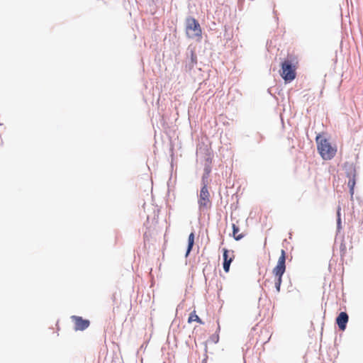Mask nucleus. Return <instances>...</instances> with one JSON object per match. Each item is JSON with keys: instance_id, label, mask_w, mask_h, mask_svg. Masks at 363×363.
<instances>
[{"instance_id": "1", "label": "nucleus", "mask_w": 363, "mask_h": 363, "mask_svg": "<svg viewBox=\"0 0 363 363\" xmlns=\"http://www.w3.org/2000/svg\"><path fill=\"white\" fill-rule=\"evenodd\" d=\"M315 142L318 152L324 160H330L335 157L337 149L332 146L328 139L323 137V133L316 135Z\"/></svg>"}, {"instance_id": "2", "label": "nucleus", "mask_w": 363, "mask_h": 363, "mask_svg": "<svg viewBox=\"0 0 363 363\" xmlns=\"http://www.w3.org/2000/svg\"><path fill=\"white\" fill-rule=\"evenodd\" d=\"M286 252L284 250H281V255L278 259L277 265L272 270L274 276V286L277 293L280 292L282 277L286 272Z\"/></svg>"}, {"instance_id": "3", "label": "nucleus", "mask_w": 363, "mask_h": 363, "mask_svg": "<svg viewBox=\"0 0 363 363\" xmlns=\"http://www.w3.org/2000/svg\"><path fill=\"white\" fill-rule=\"evenodd\" d=\"M279 74L285 84L291 83L296 77V66L291 61L284 60L281 63Z\"/></svg>"}, {"instance_id": "4", "label": "nucleus", "mask_w": 363, "mask_h": 363, "mask_svg": "<svg viewBox=\"0 0 363 363\" xmlns=\"http://www.w3.org/2000/svg\"><path fill=\"white\" fill-rule=\"evenodd\" d=\"M186 33L188 38H201L202 31L199 21L194 17L188 16L186 19Z\"/></svg>"}, {"instance_id": "5", "label": "nucleus", "mask_w": 363, "mask_h": 363, "mask_svg": "<svg viewBox=\"0 0 363 363\" xmlns=\"http://www.w3.org/2000/svg\"><path fill=\"white\" fill-rule=\"evenodd\" d=\"M209 198L210 194L208 190V184H201L200 194L198 196V204L200 211H203L211 206V201Z\"/></svg>"}, {"instance_id": "6", "label": "nucleus", "mask_w": 363, "mask_h": 363, "mask_svg": "<svg viewBox=\"0 0 363 363\" xmlns=\"http://www.w3.org/2000/svg\"><path fill=\"white\" fill-rule=\"evenodd\" d=\"M184 64L186 72H190L197 64V55L194 48H187Z\"/></svg>"}, {"instance_id": "7", "label": "nucleus", "mask_w": 363, "mask_h": 363, "mask_svg": "<svg viewBox=\"0 0 363 363\" xmlns=\"http://www.w3.org/2000/svg\"><path fill=\"white\" fill-rule=\"evenodd\" d=\"M74 323V330L76 331H83L86 330L90 325V321L88 319H84L81 316L72 315L71 317Z\"/></svg>"}, {"instance_id": "8", "label": "nucleus", "mask_w": 363, "mask_h": 363, "mask_svg": "<svg viewBox=\"0 0 363 363\" xmlns=\"http://www.w3.org/2000/svg\"><path fill=\"white\" fill-rule=\"evenodd\" d=\"M349 321V315L346 311H341L335 318V323L340 331H345Z\"/></svg>"}, {"instance_id": "9", "label": "nucleus", "mask_w": 363, "mask_h": 363, "mask_svg": "<svg viewBox=\"0 0 363 363\" xmlns=\"http://www.w3.org/2000/svg\"><path fill=\"white\" fill-rule=\"evenodd\" d=\"M344 169L345 170V176L349 179L348 182L352 179L356 182L357 170L356 167L353 163L345 162L344 164Z\"/></svg>"}, {"instance_id": "10", "label": "nucleus", "mask_w": 363, "mask_h": 363, "mask_svg": "<svg viewBox=\"0 0 363 363\" xmlns=\"http://www.w3.org/2000/svg\"><path fill=\"white\" fill-rule=\"evenodd\" d=\"M195 235L194 232H191L188 237V243L185 252V257H187L191 252L194 245Z\"/></svg>"}, {"instance_id": "11", "label": "nucleus", "mask_w": 363, "mask_h": 363, "mask_svg": "<svg viewBox=\"0 0 363 363\" xmlns=\"http://www.w3.org/2000/svg\"><path fill=\"white\" fill-rule=\"evenodd\" d=\"M211 172V167L208 164H205V166L203 168V174L202 178H201V184H208V179L209 177V174H210Z\"/></svg>"}, {"instance_id": "12", "label": "nucleus", "mask_w": 363, "mask_h": 363, "mask_svg": "<svg viewBox=\"0 0 363 363\" xmlns=\"http://www.w3.org/2000/svg\"><path fill=\"white\" fill-rule=\"evenodd\" d=\"M223 261H233L234 259V252L233 250L230 251L227 248H223Z\"/></svg>"}, {"instance_id": "13", "label": "nucleus", "mask_w": 363, "mask_h": 363, "mask_svg": "<svg viewBox=\"0 0 363 363\" xmlns=\"http://www.w3.org/2000/svg\"><path fill=\"white\" fill-rule=\"evenodd\" d=\"M265 138L266 137L263 133L257 131L253 136V141L256 145H259L265 140Z\"/></svg>"}, {"instance_id": "14", "label": "nucleus", "mask_w": 363, "mask_h": 363, "mask_svg": "<svg viewBox=\"0 0 363 363\" xmlns=\"http://www.w3.org/2000/svg\"><path fill=\"white\" fill-rule=\"evenodd\" d=\"M193 321H196L201 325L204 324V322L196 315V311H193L189 316L188 323H190Z\"/></svg>"}, {"instance_id": "15", "label": "nucleus", "mask_w": 363, "mask_h": 363, "mask_svg": "<svg viewBox=\"0 0 363 363\" xmlns=\"http://www.w3.org/2000/svg\"><path fill=\"white\" fill-rule=\"evenodd\" d=\"M356 185V182H354L352 179L351 182H348L347 186L349 187V193L350 194V200H354V186Z\"/></svg>"}, {"instance_id": "16", "label": "nucleus", "mask_w": 363, "mask_h": 363, "mask_svg": "<svg viewBox=\"0 0 363 363\" xmlns=\"http://www.w3.org/2000/svg\"><path fill=\"white\" fill-rule=\"evenodd\" d=\"M342 228V221L340 218V208L337 211V231L339 232Z\"/></svg>"}, {"instance_id": "17", "label": "nucleus", "mask_w": 363, "mask_h": 363, "mask_svg": "<svg viewBox=\"0 0 363 363\" xmlns=\"http://www.w3.org/2000/svg\"><path fill=\"white\" fill-rule=\"evenodd\" d=\"M233 262L232 260L230 261H223V268L225 272L228 273L230 270V267L231 263Z\"/></svg>"}, {"instance_id": "18", "label": "nucleus", "mask_w": 363, "mask_h": 363, "mask_svg": "<svg viewBox=\"0 0 363 363\" xmlns=\"http://www.w3.org/2000/svg\"><path fill=\"white\" fill-rule=\"evenodd\" d=\"M232 230H233V237H234L240 231V228H239V226H238L235 223H233V225H232Z\"/></svg>"}, {"instance_id": "19", "label": "nucleus", "mask_w": 363, "mask_h": 363, "mask_svg": "<svg viewBox=\"0 0 363 363\" xmlns=\"http://www.w3.org/2000/svg\"><path fill=\"white\" fill-rule=\"evenodd\" d=\"M210 340L214 342V343H217L218 341H219V336L218 335H216V334H213L212 335L211 337H210Z\"/></svg>"}, {"instance_id": "20", "label": "nucleus", "mask_w": 363, "mask_h": 363, "mask_svg": "<svg viewBox=\"0 0 363 363\" xmlns=\"http://www.w3.org/2000/svg\"><path fill=\"white\" fill-rule=\"evenodd\" d=\"M244 237H245V234L244 233H240V234H237L236 235H235L233 237V238L236 241H239V240H242Z\"/></svg>"}, {"instance_id": "21", "label": "nucleus", "mask_w": 363, "mask_h": 363, "mask_svg": "<svg viewBox=\"0 0 363 363\" xmlns=\"http://www.w3.org/2000/svg\"><path fill=\"white\" fill-rule=\"evenodd\" d=\"M207 358H208V356L206 355V357L202 360V363H206L207 362Z\"/></svg>"}, {"instance_id": "22", "label": "nucleus", "mask_w": 363, "mask_h": 363, "mask_svg": "<svg viewBox=\"0 0 363 363\" xmlns=\"http://www.w3.org/2000/svg\"><path fill=\"white\" fill-rule=\"evenodd\" d=\"M208 162H211V159L210 157H207L206 158V163L207 164Z\"/></svg>"}, {"instance_id": "23", "label": "nucleus", "mask_w": 363, "mask_h": 363, "mask_svg": "<svg viewBox=\"0 0 363 363\" xmlns=\"http://www.w3.org/2000/svg\"><path fill=\"white\" fill-rule=\"evenodd\" d=\"M205 352H207V345H205Z\"/></svg>"}, {"instance_id": "24", "label": "nucleus", "mask_w": 363, "mask_h": 363, "mask_svg": "<svg viewBox=\"0 0 363 363\" xmlns=\"http://www.w3.org/2000/svg\"><path fill=\"white\" fill-rule=\"evenodd\" d=\"M273 13H274V14H276V13H277V11H276L275 10H274V11H273Z\"/></svg>"}, {"instance_id": "25", "label": "nucleus", "mask_w": 363, "mask_h": 363, "mask_svg": "<svg viewBox=\"0 0 363 363\" xmlns=\"http://www.w3.org/2000/svg\"><path fill=\"white\" fill-rule=\"evenodd\" d=\"M171 179H172V176L169 177V181H170ZM167 184H169V183H167Z\"/></svg>"}]
</instances>
